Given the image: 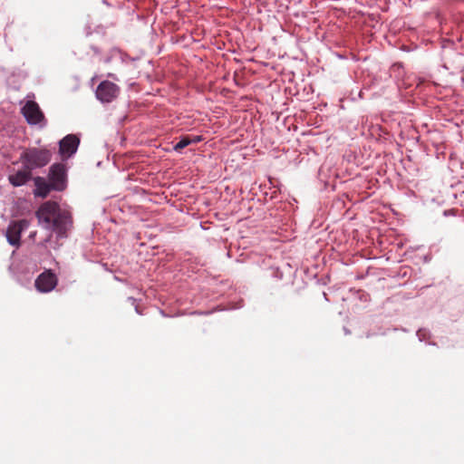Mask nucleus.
Returning <instances> with one entry per match:
<instances>
[{
	"label": "nucleus",
	"instance_id": "4",
	"mask_svg": "<svg viewBox=\"0 0 464 464\" xmlns=\"http://www.w3.org/2000/svg\"><path fill=\"white\" fill-rule=\"evenodd\" d=\"M120 92V86L109 80H103L98 84L95 96L102 103H111L118 98Z\"/></svg>",
	"mask_w": 464,
	"mask_h": 464
},
{
	"label": "nucleus",
	"instance_id": "24",
	"mask_svg": "<svg viewBox=\"0 0 464 464\" xmlns=\"http://www.w3.org/2000/svg\"><path fill=\"white\" fill-rule=\"evenodd\" d=\"M108 76L115 79L114 74H112V73H109Z\"/></svg>",
	"mask_w": 464,
	"mask_h": 464
},
{
	"label": "nucleus",
	"instance_id": "14",
	"mask_svg": "<svg viewBox=\"0 0 464 464\" xmlns=\"http://www.w3.org/2000/svg\"><path fill=\"white\" fill-rule=\"evenodd\" d=\"M356 296L362 302H368L370 300V295L364 290H356Z\"/></svg>",
	"mask_w": 464,
	"mask_h": 464
},
{
	"label": "nucleus",
	"instance_id": "18",
	"mask_svg": "<svg viewBox=\"0 0 464 464\" xmlns=\"http://www.w3.org/2000/svg\"><path fill=\"white\" fill-rule=\"evenodd\" d=\"M93 33V31L92 30V27L91 25L87 24L85 27H84V34H85V36L89 37L90 35H92Z\"/></svg>",
	"mask_w": 464,
	"mask_h": 464
},
{
	"label": "nucleus",
	"instance_id": "20",
	"mask_svg": "<svg viewBox=\"0 0 464 464\" xmlns=\"http://www.w3.org/2000/svg\"><path fill=\"white\" fill-rule=\"evenodd\" d=\"M133 306L138 314H140V315L143 314V311L140 309V307L138 304H134Z\"/></svg>",
	"mask_w": 464,
	"mask_h": 464
},
{
	"label": "nucleus",
	"instance_id": "10",
	"mask_svg": "<svg viewBox=\"0 0 464 464\" xmlns=\"http://www.w3.org/2000/svg\"><path fill=\"white\" fill-rule=\"evenodd\" d=\"M7 242L13 246H19L21 244V234L15 229L12 223L9 224L6 229Z\"/></svg>",
	"mask_w": 464,
	"mask_h": 464
},
{
	"label": "nucleus",
	"instance_id": "13",
	"mask_svg": "<svg viewBox=\"0 0 464 464\" xmlns=\"http://www.w3.org/2000/svg\"><path fill=\"white\" fill-rule=\"evenodd\" d=\"M416 335L420 342L427 341L431 337L430 332L426 328H420L417 331Z\"/></svg>",
	"mask_w": 464,
	"mask_h": 464
},
{
	"label": "nucleus",
	"instance_id": "2",
	"mask_svg": "<svg viewBox=\"0 0 464 464\" xmlns=\"http://www.w3.org/2000/svg\"><path fill=\"white\" fill-rule=\"evenodd\" d=\"M20 161L25 169L34 170L45 167L52 160V151L46 148L31 147L20 155Z\"/></svg>",
	"mask_w": 464,
	"mask_h": 464
},
{
	"label": "nucleus",
	"instance_id": "15",
	"mask_svg": "<svg viewBox=\"0 0 464 464\" xmlns=\"http://www.w3.org/2000/svg\"><path fill=\"white\" fill-rule=\"evenodd\" d=\"M112 52H117L121 54V60L122 62H126L128 60H131V61H135L136 58H130L129 54L125 53H122L119 48L117 47H114L112 50Z\"/></svg>",
	"mask_w": 464,
	"mask_h": 464
},
{
	"label": "nucleus",
	"instance_id": "3",
	"mask_svg": "<svg viewBox=\"0 0 464 464\" xmlns=\"http://www.w3.org/2000/svg\"><path fill=\"white\" fill-rule=\"evenodd\" d=\"M53 191L63 192L68 186V170L63 162H55L49 167L47 179Z\"/></svg>",
	"mask_w": 464,
	"mask_h": 464
},
{
	"label": "nucleus",
	"instance_id": "25",
	"mask_svg": "<svg viewBox=\"0 0 464 464\" xmlns=\"http://www.w3.org/2000/svg\"><path fill=\"white\" fill-rule=\"evenodd\" d=\"M429 344H430V345H436V343H434V342H430V343H429Z\"/></svg>",
	"mask_w": 464,
	"mask_h": 464
},
{
	"label": "nucleus",
	"instance_id": "1",
	"mask_svg": "<svg viewBox=\"0 0 464 464\" xmlns=\"http://www.w3.org/2000/svg\"><path fill=\"white\" fill-rule=\"evenodd\" d=\"M39 225L49 231V235L41 241L38 246L47 248L50 244L52 248L57 249L62 246L61 240L69 237V233L73 227L72 213L62 209L59 203L47 200L40 205L35 211Z\"/></svg>",
	"mask_w": 464,
	"mask_h": 464
},
{
	"label": "nucleus",
	"instance_id": "23",
	"mask_svg": "<svg viewBox=\"0 0 464 464\" xmlns=\"http://www.w3.org/2000/svg\"><path fill=\"white\" fill-rule=\"evenodd\" d=\"M343 332H344V334H345L346 335L351 334V331H350V329H348V328H347V327H345V326L343 327Z\"/></svg>",
	"mask_w": 464,
	"mask_h": 464
},
{
	"label": "nucleus",
	"instance_id": "19",
	"mask_svg": "<svg viewBox=\"0 0 464 464\" xmlns=\"http://www.w3.org/2000/svg\"><path fill=\"white\" fill-rule=\"evenodd\" d=\"M456 211L457 210L453 209V208L452 209H446V210L443 211V215L445 217L451 216V215L454 216L456 214Z\"/></svg>",
	"mask_w": 464,
	"mask_h": 464
},
{
	"label": "nucleus",
	"instance_id": "27",
	"mask_svg": "<svg viewBox=\"0 0 464 464\" xmlns=\"http://www.w3.org/2000/svg\"><path fill=\"white\" fill-rule=\"evenodd\" d=\"M35 234H36V232H34V233H32V234L30 235V237H34V236H35Z\"/></svg>",
	"mask_w": 464,
	"mask_h": 464
},
{
	"label": "nucleus",
	"instance_id": "9",
	"mask_svg": "<svg viewBox=\"0 0 464 464\" xmlns=\"http://www.w3.org/2000/svg\"><path fill=\"white\" fill-rule=\"evenodd\" d=\"M33 179L32 170L25 169L24 167L23 169H19L8 176V180L14 187H21L25 185L29 180Z\"/></svg>",
	"mask_w": 464,
	"mask_h": 464
},
{
	"label": "nucleus",
	"instance_id": "8",
	"mask_svg": "<svg viewBox=\"0 0 464 464\" xmlns=\"http://www.w3.org/2000/svg\"><path fill=\"white\" fill-rule=\"evenodd\" d=\"M33 180L35 187L33 193L35 198H46L53 191V187L45 178L37 176Z\"/></svg>",
	"mask_w": 464,
	"mask_h": 464
},
{
	"label": "nucleus",
	"instance_id": "28",
	"mask_svg": "<svg viewBox=\"0 0 464 464\" xmlns=\"http://www.w3.org/2000/svg\"><path fill=\"white\" fill-rule=\"evenodd\" d=\"M370 336H371V334H370V333H368V334H366V337H370Z\"/></svg>",
	"mask_w": 464,
	"mask_h": 464
},
{
	"label": "nucleus",
	"instance_id": "17",
	"mask_svg": "<svg viewBox=\"0 0 464 464\" xmlns=\"http://www.w3.org/2000/svg\"><path fill=\"white\" fill-rule=\"evenodd\" d=\"M90 48L93 52L94 55H101L102 54V51H101V49L98 46H96L94 44H91Z\"/></svg>",
	"mask_w": 464,
	"mask_h": 464
},
{
	"label": "nucleus",
	"instance_id": "7",
	"mask_svg": "<svg viewBox=\"0 0 464 464\" xmlns=\"http://www.w3.org/2000/svg\"><path fill=\"white\" fill-rule=\"evenodd\" d=\"M21 112L30 125H36L44 119L43 111L34 101H27L22 107Z\"/></svg>",
	"mask_w": 464,
	"mask_h": 464
},
{
	"label": "nucleus",
	"instance_id": "11",
	"mask_svg": "<svg viewBox=\"0 0 464 464\" xmlns=\"http://www.w3.org/2000/svg\"><path fill=\"white\" fill-rule=\"evenodd\" d=\"M13 226H14L15 229L22 235V233L26 230L30 226V221L28 219L23 218L16 221L11 222Z\"/></svg>",
	"mask_w": 464,
	"mask_h": 464
},
{
	"label": "nucleus",
	"instance_id": "6",
	"mask_svg": "<svg viewBox=\"0 0 464 464\" xmlns=\"http://www.w3.org/2000/svg\"><path fill=\"white\" fill-rule=\"evenodd\" d=\"M58 284L56 274L52 269H46L41 273L34 281V286L40 293H49Z\"/></svg>",
	"mask_w": 464,
	"mask_h": 464
},
{
	"label": "nucleus",
	"instance_id": "26",
	"mask_svg": "<svg viewBox=\"0 0 464 464\" xmlns=\"http://www.w3.org/2000/svg\"><path fill=\"white\" fill-rule=\"evenodd\" d=\"M324 298H325V300H328L327 295L325 293H324Z\"/></svg>",
	"mask_w": 464,
	"mask_h": 464
},
{
	"label": "nucleus",
	"instance_id": "12",
	"mask_svg": "<svg viewBox=\"0 0 464 464\" xmlns=\"http://www.w3.org/2000/svg\"><path fill=\"white\" fill-rule=\"evenodd\" d=\"M190 145L188 135H184L179 138V140L174 145L173 149L177 152H180L183 149Z\"/></svg>",
	"mask_w": 464,
	"mask_h": 464
},
{
	"label": "nucleus",
	"instance_id": "16",
	"mask_svg": "<svg viewBox=\"0 0 464 464\" xmlns=\"http://www.w3.org/2000/svg\"><path fill=\"white\" fill-rule=\"evenodd\" d=\"M188 140H190V144H196L203 140V138L201 135H194L189 136L188 135Z\"/></svg>",
	"mask_w": 464,
	"mask_h": 464
},
{
	"label": "nucleus",
	"instance_id": "22",
	"mask_svg": "<svg viewBox=\"0 0 464 464\" xmlns=\"http://www.w3.org/2000/svg\"><path fill=\"white\" fill-rule=\"evenodd\" d=\"M111 62V56H107L104 58L103 63H110Z\"/></svg>",
	"mask_w": 464,
	"mask_h": 464
},
{
	"label": "nucleus",
	"instance_id": "21",
	"mask_svg": "<svg viewBox=\"0 0 464 464\" xmlns=\"http://www.w3.org/2000/svg\"><path fill=\"white\" fill-rule=\"evenodd\" d=\"M128 301L130 303L131 305H134L137 304V299L134 297H128Z\"/></svg>",
	"mask_w": 464,
	"mask_h": 464
},
{
	"label": "nucleus",
	"instance_id": "5",
	"mask_svg": "<svg viewBox=\"0 0 464 464\" xmlns=\"http://www.w3.org/2000/svg\"><path fill=\"white\" fill-rule=\"evenodd\" d=\"M81 143V138L79 134H67L58 142L59 150L58 153L62 160H67L72 158L78 150Z\"/></svg>",
	"mask_w": 464,
	"mask_h": 464
}]
</instances>
